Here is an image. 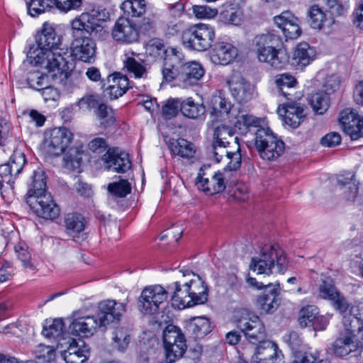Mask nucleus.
<instances>
[{
    "label": "nucleus",
    "mask_w": 363,
    "mask_h": 363,
    "mask_svg": "<svg viewBox=\"0 0 363 363\" xmlns=\"http://www.w3.org/2000/svg\"><path fill=\"white\" fill-rule=\"evenodd\" d=\"M275 84L279 91L289 101L279 106L277 113L283 117L284 123L293 128H296L306 117V106L295 101L292 89L297 86L296 78L289 74L276 76Z\"/></svg>",
    "instance_id": "obj_1"
},
{
    "label": "nucleus",
    "mask_w": 363,
    "mask_h": 363,
    "mask_svg": "<svg viewBox=\"0 0 363 363\" xmlns=\"http://www.w3.org/2000/svg\"><path fill=\"white\" fill-rule=\"evenodd\" d=\"M28 57L32 59L35 64L43 65L47 69L48 77L53 80L62 82L70 75L72 68L68 59L71 55L67 49H57L42 55L35 54V51L30 49Z\"/></svg>",
    "instance_id": "obj_2"
},
{
    "label": "nucleus",
    "mask_w": 363,
    "mask_h": 363,
    "mask_svg": "<svg viewBox=\"0 0 363 363\" xmlns=\"http://www.w3.org/2000/svg\"><path fill=\"white\" fill-rule=\"evenodd\" d=\"M105 9L92 10L82 13L75 18L71 23L72 38H102L108 35L101 22L108 18Z\"/></svg>",
    "instance_id": "obj_3"
},
{
    "label": "nucleus",
    "mask_w": 363,
    "mask_h": 363,
    "mask_svg": "<svg viewBox=\"0 0 363 363\" xmlns=\"http://www.w3.org/2000/svg\"><path fill=\"white\" fill-rule=\"evenodd\" d=\"M252 45L260 62L277 69L284 67L286 59L281 55V39L278 35L272 32L258 34L255 36Z\"/></svg>",
    "instance_id": "obj_4"
},
{
    "label": "nucleus",
    "mask_w": 363,
    "mask_h": 363,
    "mask_svg": "<svg viewBox=\"0 0 363 363\" xmlns=\"http://www.w3.org/2000/svg\"><path fill=\"white\" fill-rule=\"evenodd\" d=\"M216 38L213 27L208 24L198 23L183 30L182 44L189 50L203 52L213 45Z\"/></svg>",
    "instance_id": "obj_5"
},
{
    "label": "nucleus",
    "mask_w": 363,
    "mask_h": 363,
    "mask_svg": "<svg viewBox=\"0 0 363 363\" xmlns=\"http://www.w3.org/2000/svg\"><path fill=\"white\" fill-rule=\"evenodd\" d=\"M237 327L244 333L245 337L253 345L266 342L267 333L260 318L247 309H240L235 315Z\"/></svg>",
    "instance_id": "obj_6"
},
{
    "label": "nucleus",
    "mask_w": 363,
    "mask_h": 363,
    "mask_svg": "<svg viewBox=\"0 0 363 363\" xmlns=\"http://www.w3.org/2000/svg\"><path fill=\"white\" fill-rule=\"evenodd\" d=\"M255 140L260 157L264 160H275L284 152V142L269 128H259L255 133Z\"/></svg>",
    "instance_id": "obj_7"
},
{
    "label": "nucleus",
    "mask_w": 363,
    "mask_h": 363,
    "mask_svg": "<svg viewBox=\"0 0 363 363\" xmlns=\"http://www.w3.org/2000/svg\"><path fill=\"white\" fill-rule=\"evenodd\" d=\"M163 342L167 359L171 363L182 357L186 350V339L181 330L168 325L163 330Z\"/></svg>",
    "instance_id": "obj_8"
},
{
    "label": "nucleus",
    "mask_w": 363,
    "mask_h": 363,
    "mask_svg": "<svg viewBox=\"0 0 363 363\" xmlns=\"http://www.w3.org/2000/svg\"><path fill=\"white\" fill-rule=\"evenodd\" d=\"M167 299V291L162 286H147L142 291L139 297V310L145 315L155 314Z\"/></svg>",
    "instance_id": "obj_9"
},
{
    "label": "nucleus",
    "mask_w": 363,
    "mask_h": 363,
    "mask_svg": "<svg viewBox=\"0 0 363 363\" xmlns=\"http://www.w3.org/2000/svg\"><path fill=\"white\" fill-rule=\"evenodd\" d=\"M233 145L236 150L240 149L238 138L235 136L234 128L221 125L216 128L213 133V141L212 143V150L217 162H220L218 158V152L224 150Z\"/></svg>",
    "instance_id": "obj_10"
},
{
    "label": "nucleus",
    "mask_w": 363,
    "mask_h": 363,
    "mask_svg": "<svg viewBox=\"0 0 363 363\" xmlns=\"http://www.w3.org/2000/svg\"><path fill=\"white\" fill-rule=\"evenodd\" d=\"M73 140L72 133L66 128H53L50 136L45 140V145L50 154L58 156L65 152Z\"/></svg>",
    "instance_id": "obj_11"
},
{
    "label": "nucleus",
    "mask_w": 363,
    "mask_h": 363,
    "mask_svg": "<svg viewBox=\"0 0 363 363\" xmlns=\"http://www.w3.org/2000/svg\"><path fill=\"white\" fill-rule=\"evenodd\" d=\"M31 210L39 217L53 220L60 214V208L55 203L50 194L27 200Z\"/></svg>",
    "instance_id": "obj_12"
},
{
    "label": "nucleus",
    "mask_w": 363,
    "mask_h": 363,
    "mask_svg": "<svg viewBox=\"0 0 363 363\" xmlns=\"http://www.w3.org/2000/svg\"><path fill=\"white\" fill-rule=\"evenodd\" d=\"M339 121L344 132L352 140H356L363 137V117L354 110L346 108L342 111Z\"/></svg>",
    "instance_id": "obj_13"
},
{
    "label": "nucleus",
    "mask_w": 363,
    "mask_h": 363,
    "mask_svg": "<svg viewBox=\"0 0 363 363\" xmlns=\"http://www.w3.org/2000/svg\"><path fill=\"white\" fill-rule=\"evenodd\" d=\"M98 308L99 325L106 326L120 320L126 310V304L114 300H106L99 303Z\"/></svg>",
    "instance_id": "obj_14"
},
{
    "label": "nucleus",
    "mask_w": 363,
    "mask_h": 363,
    "mask_svg": "<svg viewBox=\"0 0 363 363\" xmlns=\"http://www.w3.org/2000/svg\"><path fill=\"white\" fill-rule=\"evenodd\" d=\"M37 47H31L35 51V54L42 55L57 49H61L60 45V38L57 35L55 29L52 26L45 23L42 30L35 35Z\"/></svg>",
    "instance_id": "obj_15"
},
{
    "label": "nucleus",
    "mask_w": 363,
    "mask_h": 363,
    "mask_svg": "<svg viewBox=\"0 0 363 363\" xmlns=\"http://www.w3.org/2000/svg\"><path fill=\"white\" fill-rule=\"evenodd\" d=\"M113 38L123 44H132L139 41L135 23L127 18H119L112 29Z\"/></svg>",
    "instance_id": "obj_16"
},
{
    "label": "nucleus",
    "mask_w": 363,
    "mask_h": 363,
    "mask_svg": "<svg viewBox=\"0 0 363 363\" xmlns=\"http://www.w3.org/2000/svg\"><path fill=\"white\" fill-rule=\"evenodd\" d=\"M274 22L281 30L286 40L296 39L301 35L299 20L291 11H284L274 16Z\"/></svg>",
    "instance_id": "obj_17"
},
{
    "label": "nucleus",
    "mask_w": 363,
    "mask_h": 363,
    "mask_svg": "<svg viewBox=\"0 0 363 363\" xmlns=\"http://www.w3.org/2000/svg\"><path fill=\"white\" fill-rule=\"evenodd\" d=\"M196 184L199 189L208 195L223 192L226 187V177L224 172H216L210 178L203 177L199 174Z\"/></svg>",
    "instance_id": "obj_18"
},
{
    "label": "nucleus",
    "mask_w": 363,
    "mask_h": 363,
    "mask_svg": "<svg viewBox=\"0 0 363 363\" xmlns=\"http://www.w3.org/2000/svg\"><path fill=\"white\" fill-rule=\"evenodd\" d=\"M102 160L108 169L118 173L125 172L131 167L128 154L119 152L118 149L109 148L102 156Z\"/></svg>",
    "instance_id": "obj_19"
},
{
    "label": "nucleus",
    "mask_w": 363,
    "mask_h": 363,
    "mask_svg": "<svg viewBox=\"0 0 363 363\" xmlns=\"http://www.w3.org/2000/svg\"><path fill=\"white\" fill-rule=\"evenodd\" d=\"M204 69L196 62L184 63L180 67V74L178 77L179 86L186 89L193 86L203 76Z\"/></svg>",
    "instance_id": "obj_20"
},
{
    "label": "nucleus",
    "mask_w": 363,
    "mask_h": 363,
    "mask_svg": "<svg viewBox=\"0 0 363 363\" xmlns=\"http://www.w3.org/2000/svg\"><path fill=\"white\" fill-rule=\"evenodd\" d=\"M253 354L251 357V363H277L280 358V351L277 345L272 342H264L257 347H251Z\"/></svg>",
    "instance_id": "obj_21"
},
{
    "label": "nucleus",
    "mask_w": 363,
    "mask_h": 363,
    "mask_svg": "<svg viewBox=\"0 0 363 363\" xmlns=\"http://www.w3.org/2000/svg\"><path fill=\"white\" fill-rule=\"evenodd\" d=\"M358 342L355 334L352 330H347L344 328V331L340 333L339 337L334 342L332 350L335 355L344 357L357 348L362 347L357 344Z\"/></svg>",
    "instance_id": "obj_22"
},
{
    "label": "nucleus",
    "mask_w": 363,
    "mask_h": 363,
    "mask_svg": "<svg viewBox=\"0 0 363 363\" xmlns=\"http://www.w3.org/2000/svg\"><path fill=\"white\" fill-rule=\"evenodd\" d=\"M72 53L76 59L82 62H90L96 52V43L91 38H73Z\"/></svg>",
    "instance_id": "obj_23"
},
{
    "label": "nucleus",
    "mask_w": 363,
    "mask_h": 363,
    "mask_svg": "<svg viewBox=\"0 0 363 363\" xmlns=\"http://www.w3.org/2000/svg\"><path fill=\"white\" fill-rule=\"evenodd\" d=\"M69 347L62 353L66 363H84L89 358V349L83 340L69 339Z\"/></svg>",
    "instance_id": "obj_24"
},
{
    "label": "nucleus",
    "mask_w": 363,
    "mask_h": 363,
    "mask_svg": "<svg viewBox=\"0 0 363 363\" xmlns=\"http://www.w3.org/2000/svg\"><path fill=\"white\" fill-rule=\"evenodd\" d=\"M232 96L240 104L252 99L254 86L240 77H233L228 82Z\"/></svg>",
    "instance_id": "obj_25"
},
{
    "label": "nucleus",
    "mask_w": 363,
    "mask_h": 363,
    "mask_svg": "<svg viewBox=\"0 0 363 363\" xmlns=\"http://www.w3.org/2000/svg\"><path fill=\"white\" fill-rule=\"evenodd\" d=\"M259 258L274 267L276 263L277 272L284 274L286 269L287 262L283 250L278 245H265L261 250Z\"/></svg>",
    "instance_id": "obj_26"
},
{
    "label": "nucleus",
    "mask_w": 363,
    "mask_h": 363,
    "mask_svg": "<svg viewBox=\"0 0 363 363\" xmlns=\"http://www.w3.org/2000/svg\"><path fill=\"white\" fill-rule=\"evenodd\" d=\"M237 55L238 50L234 45L222 41L214 44L211 60L214 64L226 65L233 61Z\"/></svg>",
    "instance_id": "obj_27"
},
{
    "label": "nucleus",
    "mask_w": 363,
    "mask_h": 363,
    "mask_svg": "<svg viewBox=\"0 0 363 363\" xmlns=\"http://www.w3.org/2000/svg\"><path fill=\"white\" fill-rule=\"evenodd\" d=\"M123 69L135 79L146 78L147 71L145 62L139 57V54L132 51L126 52L123 59Z\"/></svg>",
    "instance_id": "obj_28"
},
{
    "label": "nucleus",
    "mask_w": 363,
    "mask_h": 363,
    "mask_svg": "<svg viewBox=\"0 0 363 363\" xmlns=\"http://www.w3.org/2000/svg\"><path fill=\"white\" fill-rule=\"evenodd\" d=\"M101 326L99 325L98 316L87 315L74 319L69 328L76 335L88 337L94 334L97 327Z\"/></svg>",
    "instance_id": "obj_29"
},
{
    "label": "nucleus",
    "mask_w": 363,
    "mask_h": 363,
    "mask_svg": "<svg viewBox=\"0 0 363 363\" xmlns=\"http://www.w3.org/2000/svg\"><path fill=\"white\" fill-rule=\"evenodd\" d=\"M359 307L351 308V315L343 317V326L347 330H352L359 341V345L363 347V308L362 313H358Z\"/></svg>",
    "instance_id": "obj_30"
},
{
    "label": "nucleus",
    "mask_w": 363,
    "mask_h": 363,
    "mask_svg": "<svg viewBox=\"0 0 363 363\" xmlns=\"http://www.w3.org/2000/svg\"><path fill=\"white\" fill-rule=\"evenodd\" d=\"M210 320L206 317H194L190 318L186 324V331L195 339L205 337L211 331Z\"/></svg>",
    "instance_id": "obj_31"
},
{
    "label": "nucleus",
    "mask_w": 363,
    "mask_h": 363,
    "mask_svg": "<svg viewBox=\"0 0 363 363\" xmlns=\"http://www.w3.org/2000/svg\"><path fill=\"white\" fill-rule=\"evenodd\" d=\"M49 194L47 191V177L43 170L38 169L33 172L32 176V182L29 186L27 193V198L38 197Z\"/></svg>",
    "instance_id": "obj_32"
},
{
    "label": "nucleus",
    "mask_w": 363,
    "mask_h": 363,
    "mask_svg": "<svg viewBox=\"0 0 363 363\" xmlns=\"http://www.w3.org/2000/svg\"><path fill=\"white\" fill-rule=\"evenodd\" d=\"M63 223L67 234L75 238L84 230L86 220L82 215L72 213H68L65 216Z\"/></svg>",
    "instance_id": "obj_33"
},
{
    "label": "nucleus",
    "mask_w": 363,
    "mask_h": 363,
    "mask_svg": "<svg viewBox=\"0 0 363 363\" xmlns=\"http://www.w3.org/2000/svg\"><path fill=\"white\" fill-rule=\"evenodd\" d=\"M308 18L309 24L314 29H321L333 23V18L317 5L311 6L308 11Z\"/></svg>",
    "instance_id": "obj_34"
},
{
    "label": "nucleus",
    "mask_w": 363,
    "mask_h": 363,
    "mask_svg": "<svg viewBox=\"0 0 363 363\" xmlns=\"http://www.w3.org/2000/svg\"><path fill=\"white\" fill-rule=\"evenodd\" d=\"M111 84L106 89L111 99H116L123 96L130 87L127 76L116 73L111 77Z\"/></svg>",
    "instance_id": "obj_35"
},
{
    "label": "nucleus",
    "mask_w": 363,
    "mask_h": 363,
    "mask_svg": "<svg viewBox=\"0 0 363 363\" xmlns=\"http://www.w3.org/2000/svg\"><path fill=\"white\" fill-rule=\"evenodd\" d=\"M354 175L350 177L340 176L337 182L340 190L342 191L343 197L351 201H361V196L359 194L358 184L353 180Z\"/></svg>",
    "instance_id": "obj_36"
},
{
    "label": "nucleus",
    "mask_w": 363,
    "mask_h": 363,
    "mask_svg": "<svg viewBox=\"0 0 363 363\" xmlns=\"http://www.w3.org/2000/svg\"><path fill=\"white\" fill-rule=\"evenodd\" d=\"M169 147L174 155L185 159H192L196 154L194 145L184 138L169 140Z\"/></svg>",
    "instance_id": "obj_37"
},
{
    "label": "nucleus",
    "mask_w": 363,
    "mask_h": 363,
    "mask_svg": "<svg viewBox=\"0 0 363 363\" xmlns=\"http://www.w3.org/2000/svg\"><path fill=\"white\" fill-rule=\"evenodd\" d=\"M315 50L306 42L300 43L293 54V64L301 67L308 65L314 59Z\"/></svg>",
    "instance_id": "obj_38"
},
{
    "label": "nucleus",
    "mask_w": 363,
    "mask_h": 363,
    "mask_svg": "<svg viewBox=\"0 0 363 363\" xmlns=\"http://www.w3.org/2000/svg\"><path fill=\"white\" fill-rule=\"evenodd\" d=\"M189 283V294L192 298L191 306L203 304L208 300V287L200 278Z\"/></svg>",
    "instance_id": "obj_39"
},
{
    "label": "nucleus",
    "mask_w": 363,
    "mask_h": 363,
    "mask_svg": "<svg viewBox=\"0 0 363 363\" xmlns=\"http://www.w3.org/2000/svg\"><path fill=\"white\" fill-rule=\"evenodd\" d=\"M175 290L172 296V303L174 308L178 309L185 308L186 307H192V298L189 294V283L186 282L181 287L178 282L174 283Z\"/></svg>",
    "instance_id": "obj_40"
},
{
    "label": "nucleus",
    "mask_w": 363,
    "mask_h": 363,
    "mask_svg": "<svg viewBox=\"0 0 363 363\" xmlns=\"http://www.w3.org/2000/svg\"><path fill=\"white\" fill-rule=\"evenodd\" d=\"M279 287V284L272 285V288H267L268 294H264L257 298V303L264 313H271L278 307L277 291Z\"/></svg>",
    "instance_id": "obj_41"
},
{
    "label": "nucleus",
    "mask_w": 363,
    "mask_h": 363,
    "mask_svg": "<svg viewBox=\"0 0 363 363\" xmlns=\"http://www.w3.org/2000/svg\"><path fill=\"white\" fill-rule=\"evenodd\" d=\"M206 108L202 103L195 102L191 97L182 100L181 113L184 116L196 119L204 115Z\"/></svg>",
    "instance_id": "obj_42"
},
{
    "label": "nucleus",
    "mask_w": 363,
    "mask_h": 363,
    "mask_svg": "<svg viewBox=\"0 0 363 363\" xmlns=\"http://www.w3.org/2000/svg\"><path fill=\"white\" fill-rule=\"evenodd\" d=\"M125 14L133 18H140L147 14V5L145 0H126L121 5Z\"/></svg>",
    "instance_id": "obj_43"
},
{
    "label": "nucleus",
    "mask_w": 363,
    "mask_h": 363,
    "mask_svg": "<svg viewBox=\"0 0 363 363\" xmlns=\"http://www.w3.org/2000/svg\"><path fill=\"white\" fill-rule=\"evenodd\" d=\"M156 28V18L152 13L144 15V17L135 23V30L138 36H150L155 34Z\"/></svg>",
    "instance_id": "obj_44"
},
{
    "label": "nucleus",
    "mask_w": 363,
    "mask_h": 363,
    "mask_svg": "<svg viewBox=\"0 0 363 363\" xmlns=\"http://www.w3.org/2000/svg\"><path fill=\"white\" fill-rule=\"evenodd\" d=\"M94 114L102 127H109L116 121L114 111L106 104L101 103L94 110Z\"/></svg>",
    "instance_id": "obj_45"
},
{
    "label": "nucleus",
    "mask_w": 363,
    "mask_h": 363,
    "mask_svg": "<svg viewBox=\"0 0 363 363\" xmlns=\"http://www.w3.org/2000/svg\"><path fill=\"white\" fill-rule=\"evenodd\" d=\"M112 347L120 352L125 351L130 340V336L124 328H117L112 332Z\"/></svg>",
    "instance_id": "obj_46"
},
{
    "label": "nucleus",
    "mask_w": 363,
    "mask_h": 363,
    "mask_svg": "<svg viewBox=\"0 0 363 363\" xmlns=\"http://www.w3.org/2000/svg\"><path fill=\"white\" fill-rule=\"evenodd\" d=\"M329 96L323 91H319L313 94L310 99V104L313 111L318 114L324 113L329 107Z\"/></svg>",
    "instance_id": "obj_47"
},
{
    "label": "nucleus",
    "mask_w": 363,
    "mask_h": 363,
    "mask_svg": "<svg viewBox=\"0 0 363 363\" xmlns=\"http://www.w3.org/2000/svg\"><path fill=\"white\" fill-rule=\"evenodd\" d=\"M212 108L216 114L234 115L235 110L230 112L232 108L231 102L221 95L214 96L211 100Z\"/></svg>",
    "instance_id": "obj_48"
},
{
    "label": "nucleus",
    "mask_w": 363,
    "mask_h": 363,
    "mask_svg": "<svg viewBox=\"0 0 363 363\" xmlns=\"http://www.w3.org/2000/svg\"><path fill=\"white\" fill-rule=\"evenodd\" d=\"M235 121H233L235 127L242 129L247 128L251 126L257 127L259 124V121L254 116L246 113L245 111H239L238 114L233 115Z\"/></svg>",
    "instance_id": "obj_49"
},
{
    "label": "nucleus",
    "mask_w": 363,
    "mask_h": 363,
    "mask_svg": "<svg viewBox=\"0 0 363 363\" xmlns=\"http://www.w3.org/2000/svg\"><path fill=\"white\" fill-rule=\"evenodd\" d=\"M64 330L62 320L55 319L50 324L44 326L42 333L46 337L58 339L62 336Z\"/></svg>",
    "instance_id": "obj_50"
},
{
    "label": "nucleus",
    "mask_w": 363,
    "mask_h": 363,
    "mask_svg": "<svg viewBox=\"0 0 363 363\" xmlns=\"http://www.w3.org/2000/svg\"><path fill=\"white\" fill-rule=\"evenodd\" d=\"M182 100L179 98L169 99L162 108V115L166 120L175 117L181 111Z\"/></svg>",
    "instance_id": "obj_51"
},
{
    "label": "nucleus",
    "mask_w": 363,
    "mask_h": 363,
    "mask_svg": "<svg viewBox=\"0 0 363 363\" xmlns=\"http://www.w3.org/2000/svg\"><path fill=\"white\" fill-rule=\"evenodd\" d=\"M82 152L77 148H70L63 157L64 165L67 169H77L80 167Z\"/></svg>",
    "instance_id": "obj_52"
},
{
    "label": "nucleus",
    "mask_w": 363,
    "mask_h": 363,
    "mask_svg": "<svg viewBox=\"0 0 363 363\" xmlns=\"http://www.w3.org/2000/svg\"><path fill=\"white\" fill-rule=\"evenodd\" d=\"M108 191L119 198H123L130 193L131 186L126 179H120L118 182L110 183L108 186Z\"/></svg>",
    "instance_id": "obj_53"
},
{
    "label": "nucleus",
    "mask_w": 363,
    "mask_h": 363,
    "mask_svg": "<svg viewBox=\"0 0 363 363\" xmlns=\"http://www.w3.org/2000/svg\"><path fill=\"white\" fill-rule=\"evenodd\" d=\"M318 309L314 306L303 307L299 313L298 322L301 327H307L310 323H313L318 317Z\"/></svg>",
    "instance_id": "obj_54"
},
{
    "label": "nucleus",
    "mask_w": 363,
    "mask_h": 363,
    "mask_svg": "<svg viewBox=\"0 0 363 363\" xmlns=\"http://www.w3.org/2000/svg\"><path fill=\"white\" fill-rule=\"evenodd\" d=\"M26 162L25 155L22 152L18 150L13 152L7 163L9 164V167H11V174H13L14 179L22 171Z\"/></svg>",
    "instance_id": "obj_55"
},
{
    "label": "nucleus",
    "mask_w": 363,
    "mask_h": 363,
    "mask_svg": "<svg viewBox=\"0 0 363 363\" xmlns=\"http://www.w3.org/2000/svg\"><path fill=\"white\" fill-rule=\"evenodd\" d=\"M182 53L176 48H167L166 54L164 57V65L167 67H177L180 69V67L184 64L182 62Z\"/></svg>",
    "instance_id": "obj_56"
},
{
    "label": "nucleus",
    "mask_w": 363,
    "mask_h": 363,
    "mask_svg": "<svg viewBox=\"0 0 363 363\" xmlns=\"http://www.w3.org/2000/svg\"><path fill=\"white\" fill-rule=\"evenodd\" d=\"M228 149L227 148L224 150L218 152V157L220 160L223 156L225 155L229 160L227 165L228 169L230 171H236L241 166L242 157L240 152V149L236 150L235 152L228 151Z\"/></svg>",
    "instance_id": "obj_57"
},
{
    "label": "nucleus",
    "mask_w": 363,
    "mask_h": 363,
    "mask_svg": "<svg viewBox=\"0 0 363 363\" xmlns=\"http://www.w3.org/2000/svg\"><path fill=\"white\" fill-rule=\"evenodd\" d=\"M33 354L36 359L44 362H50L55 357V349L53 346L39 344L33 350Z\"/></svg>",
    "instance_id": "obj_58"
},
{
    "label": "nucleus",
    "mask_w": 363,
    "mask_h": 363,
    "mask_svg": "<svg viewBox=\"0 0 363 363\" xmlns=\"http://www.w3.org/2000/svg\"><path fill=\"white\" fill-rule=\"evenodd\" d=\"M220 14L223 19L233 25H239L242 21V12L240 9L231 6H223L220 9Z\"/></svg>",
    "instance_id": "obj_59"
},
{
    "label": "nucleus",
    "mask_w": 363,
    "mask_h": 363,
    "mask_svg": "<svg viewBox=\"0 0 363 363\" xmlns=\"http://www.w3.org/2000/svg\"><path fill=\"white\" fill-rule=\"evenodd\" d=\"M145 50L148 55L154 57L164 58L167 49L162 40L153 38L148 41Z\"/></svg>",
    "instance_id": "obj_60"
},
{
    "label": "nucleus",
    "mask_w": 363,
    "mask_h": 363,
    "mask_svg": "<svg viewBox=\"0 0 363 363\" xmlns=\"http://www.w3.org/2000/svg\"><path fill=\"white\" fill-rule=\"evenodd\" d=\"M53 0H30L28 4V13L35 17L51 8Z\"/></svg>",
    "instance_id": "obj_61"
},
{
    "label": "nucleus",
    "mask_w": 363,
    "mask_h": 363,
    "mask_svg": "<svg viewBox=\"0 0 363 363\" xmlns=\"http://www.w3.org/2000/svg\"><path fill=\"white\" fill-rule=\"evenodd\" d=\"M340 293L330 279L322 281L319 286V295L323 298L332 301Z\"/></svg>",
    "instance_id": "obj_62"
},
{
    "label": "nucleus",
    "mask_w": 363,
    "mask_h": 363,
    "mask_svg": "<svg viewBox=\"0 0 363 363\" xmlns=\"http://www.w3.org/2000/svg\"><path fill=\"white\" fill-rule=\"evenodd\" d=\"M15 252L18 258L21 261L25 267L34 269V265L31 262V254L28 251V247L25 243H18L14 247Z\"/></svg>",
    "instance_id": "obj_63"
},
{
    "label": "nucleus",
    "mask_w": 363,
    "mask_h": 363,
    "mask_svg": "<svg viewBox=\"0 0 363 363\" xmlns=\"http://www.w3.org/2000/svg\"><path fill=\"white\" fill-rule=\"evenodd\" d=\"M101 103L98 95L86 94L77 101V106L83 111H91L95 110Z\"/></svg>",
    "instance_id": "obj_64"
}]
</instances>
